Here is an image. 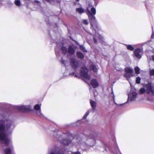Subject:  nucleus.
Instances as JSON below:
<instances>
[{"instance_id": "nucleus-30", "label": "nucleus", "mask_w": 154, "mask_h": 154, "mask_svg": "<svg viewBox=\"0 0 154 154\" xmlns=\"http://www.w3.org/2000/svg\"><path fill=\"white\" fill-rule=\"evenodd\" d=\"M150 74L151 75H154V69H150Z\"/></svg>"}, {"instance_id": "nucleus-2", "label": "nucleus", "mask_w": 154, "mask_h": 154, "mask_svg": "<svg viewBox=\"0 0 154 154\" xmlns=\"http://www.w3.org/2000/svg\"><path fill=\"white\" fill-rule=\"evenodd\" d=\"M96 13V9L92 6V4L90 3L87 8V14L88 17L89 19L91 22V25L94 30L96 32V30L94 28L97 29L98 26L96 23V20L94 15ZM101 35L97 32H95V36L94 37V42L97 43V39L101 38Z\"/></svg>"}, {"instance_id": "nucleus-3", "label": "nucleus", "mask_w": 154, "mask_h": 154, "mask_svg": "<svg viewBox=\"0 0 154 154\" xmlns=\"http://www.w3.org/2000/svg\"><path fill=\"white\" fill-rule=\"evenodd\" d=\"M144 88L146 89V93L151 95L154 96V84L149 83L146 85Z\"/></svg>"}, {"instance_id": "nucleus-25", "label": "nucleus", "mask_w": 154, "mask_h": 154, "mask_svg": "<svg viewBox=\"0 0 154 154\" xmlns=\"http://www.w3.org/2000/svg\"><path fill=\"white\" fill-rule=\"evenodd\" d=\"M65 154H81L79 152H72L71 151L68 152H65Z\"/></svg>"}, {"instance_id": "nucleus-4", "label": "nucleus", "mask_w": 154, "mask_h": 154, "mask_svg": "<svg viewBox=\"0 0 154 154\" xmlns=\"http://www.w3.org/2000/svg\"><path fill=\"white\" fill-rule=\"evenodd\" d=\"M88 70L86 67L84 66L82 67L80 72L81 75L85 79L90 80L91 79L90 75L88 74Z\"/></svg>"}, {"instance_id": "nucleus-5", "label": "nucleus", "mask_w": 154, "mask_h": 154, "mask_svg": "<svg viewBox=\"0 0 154 154\" xmlns=\"http://www.w3.org/2000/svg\"><path fill=\"white\" fill-rule=\"evenodd\" d=\"M137 93L135 91H131L128 95V101H132L135 100Z\"/></svg>"}, {"instance_id": "nucleus-20", "label": "nucleus", "mask_w": 154, "mask_h": 154, "mask_svg": "<svg viewBox=\"0 0 154 154\" xmlns=\"http://www.w3.org/2000/svg\"><path fill=\"white\" fill-rule=\"evenodd\" d=\"M76 11L79 14H82L84 12V10L82 8H77Z\"/></svg>"}, {"instance_id": "nucleus-29", "label": "nucleus", "mask_w": 154, "mask_h": 154, "mask_svg": "<svg viewBox=\"0 0 154 154\" xmlns=\"http://www.w3.org/2000/svg\"><path fill=\"white\" fill-rule=\"evenodd\" d=\"M82 23L86 25H87L88 24V22L86 20H84L82 21Z\"/></svg>"}, {"instance_id": "nucleus-37", "label": "nucleus", "mask_w": 154, "mask_h": 154, "mask_svg": "<svg viewBox=\"0 0 154 154\" xmlns=\"http://www.w3.org/2000/svg\"><path fill=\"white\" fill-rule=\"evenodd\" d=\"M64 60H62L61 61V63H62L63 64H64Z\"/></svg>"}, {"instance_id": "nucleus-31", "label": "nucleus", "mask_w": 154, "mask_h": 154, "mask_svg": "<svg viewBox=\"0 0 154 154\" xmlns=\"http://www.w3.org/2000/svg\"><path fill=\"white\" fill-rule=\"evenodd\" d=\"M140 78L139 77H138L137 78L136 80V82L137 83L139 84L140 82Z\"/></svg>"}, {"instance_id": "nucleus-11", "label": "nucleus", "mask_w": 154, "mask_h": 154, "mask_svg": "<svg viewBox=\"0 0 154 154\" xmlns=\"http://www.w3.org/2000/svg\"><path fill=\"white\" fill-rule=\"evenodd\" d=\"M91 84L94 88H96L98 85L97 82L95 79H92L91 81Z\"/></svg>"}, {"instance_id": "nucleus-14", "label": "nucleus", "mask_w": 154, "mask_h": 154, "mask_svg": "<svg viewBox=\"0 0 154 154\" xmlns=\"http://www.w3.org/2000/svg\"><path fill=\"white\" fill-rule=\"evenodd\" d=\"M125 71L126 72L129 73L133 74L134 70L131 67H127L125 69Z\"/></svg>"}, {"instance_id": "nucleus-27", "label": "nucleus", "mask_w": 154, "mask_h": 154, "mask_svg": "<svg viewBox=\"0 0 154 154\" xmlns=\"http://www.w3.org/2000/svg\"><path fill=\"white\" fill-rule=\"evenodd\" d=\"M15 3L18 6L20 5V2L19 0H16L15 1Z\"/></svg>"}, {"instance_id": "nucleus-22", "label": "nucleus", "mask_w": 154, "mask_h": 154, "mask_svg": "<svg viewBox=\"0 0 154 154\" xmlns=\"http://www.w3.org/2000/svg\"><path fill=\"white\" fill-rule=\"evenodd\" d=\"M61 50L63 53L64 54H66L68 52V50L65 47H62L61 48Z\"/></svg>"}, {"instance_id": "nucleus-6", "label": "nucleus", "mask_w": 154, "mask_h": 154, "mask_svg": "<svg viewBox=\"0 0 154 154\" xmlns=\"http://www.w3.org/2000/svg\"><path fill=\"white\" fill-rule=\"evenodd\" d=\"M41 105L36 104L34 106V109L36 111L37 115L40 117H44V116L41 112Z\"/></svg>"}, {"instance_id": "nucleus-33", "label": "nucleus", "mask_w": 154, "mask_h": 154, "mask_svg": "<svg viewBox=\"0 0 154 154\" xmlns=\"http://www.w3.org/2000/svg\"><path fill=\"white\" fill-rule=\"evenodd\" d=\"M80 48L84 52H86V50L85 49V48L82 46H80Z\"/></svg>"}, {"instance_id": "nucleus-13", "label": "nucleus", "mask_w": 154, "mask_h": 154, "mask_svg": "<svg viewBox=\"0 0 154 154\" xmlns=\"http://www.w3.org/2000/svg\"><path fill=\"white\" fill-rule=\"evenodd\" d=\"M75 52V51L72 46H69L68 49V53L71 55L74 54Z\"/></svg>"}, {"instance_id": "nucleus-18", "label": "nucleus", "mask_w": 154, "mask_h": 154, "mask_svg": "<svg viewBox=\"0 0 154 154\" xmlns=\"http://www.w3.org/2000/svg\"><path fill=\"white\" fill-rule=\"evenodd\" d=\"M133 75V74L127 72H126V73L124 74V77L127 79H128V78H129L131 77Z\"/></svg>"}, {"instance_id": "nucleus-40", "label": "nucleus", "mask_w": 154, "mask_h": 154, "mask_svg": "<svg viewBox=\"0 0 154 154\" xmlns=\"http://www.w3.org/2000/svg\"><path fill=\"white\" fill-rule=\"evenodd\" d=\"M153 35V33H152V36Z\"/></svg>"}, {"instance_id": "nucleus-9", "label": "nucleus", "mask_w": 154, "mask_h": 154, "mask_svg": "<svg viewBox=\"0 0 154 154\" xmlns=\"http://www.w3.org/2000/svg\"><path fill=\"white\" fill-rule=\"evenodd\" d=\"M134 54L136 57L138 59L141 58V56L140 54L141 50L140 48H137L135 50L134 52Z\"/></svg>"}, {"instance_id": "nucleus-16", "label": "nucleus", "mask_w": 154, "mask_h": 154, "mask_svg": "<svg viewBox=\"0 0 154 154\" xmlns=\"http://www.w3.org/2000/svg\"><path fill=\"white\" fill-rule=\"evenodd\" d=\"M77 56L78 58L81 59H83L84 57V56L83 54L80 52H77Z\"/></svg>"}, {"instance_id": "nucleus-39", "label": "nucleus", "mask_w": 154, "mask_h": 154, "mask_svg": "<svg viewBox=\"0 0 154 154\" xmlns=\"http://www.w3.org/2000/svg\"><path fill=\"white\" fill-rule=\"evenodd\" d=\"M47 0L48 1H50V0Z\"/></svg>"}, {"instance_id": "nucleus-32", "label": "nucleus", "mask_w": 154, "mask_h": 154, "mask_svg": "<svg viewBox=\"0 0 154 154\" xmlns=\"http://www.w3.org/2000/svg\"><path fill=\"white\" fill-rule=\"evenodd\" d=\"M76 140L79 144H80V142L82 141L81 139L80 138H78Z\"/></svg>"}, {"instance_id": "nucleus-8", "label": "nucleus", "mask_w": 154, "mask_h": 154, "mask_svg": "<svg viewBox=\"0 0 154 154\" xmlns=\"http://www.w3.org/2000/svg\"><path fill=\"white\" fill-rule=\"evenodd\" d=\"M31 108L29 106H20L17 107V109L19 111H22L29 110Z\"/></svg>"}, {"instance_id": "nucleus-23", "label": "nucleus", "mask_w": 154, "mask_h": 154, "mask_svg": "<svg viewBox=\"0 0 154 154\" xmlns=\"http://www.w3.org/2000/svg\"><path fill=\"white\" fill-rule=\"evenodd\" d=\"M145 92H146V89L144 88H140L139 91V93L140 94H143Z\"/></svg>"}, {"instance_id": "nucleus-35", "label": "nucleus", "mask_w": 154, "mask_h": 154, "mask_svg": "<svg viewBox=\"0 0 154 154\" xmlns=\"http://www.w3.org/2000/svg\"><path fill=\"white\" fill-rule=\"evenodd\" d=\"M112 93L113 95V100H114H114H115V95H114V94H113V91H112Z\"/></svg>"}, {"instance_id": "nucleus-28", "label": "nucleus", "mask_w": 154, "mask_h": 154, "mask_svg": "<svg viewBox=\"0 0 154 154\" xmlns=\"http://www.w3.org/2000/svg\"><path fill=\"white\" fill-rule=\"evenodd\" d=\"M114 152L115 153H116V154H121L118 148L116 149Z\"/></svg>"}, {"instance_id": "nucleus-24", "label": "nucleus", "mask_w": 154, "mask_h": 154, "mask_svg": "<svg viewBox=\"0 0 154 154\" xmlns=\"http://www.w3.org/2000/svg\"><path fill=\"white\" fill-rule=\"evenodd\" d=\"M140 69L138 67H136L135 68V73L137 74H139L140 73Z\"/></svg>"}, {"instance_id": "nucleus-10", "label": "nucleus", "mask_w": 154, "mask_h": 154, "mask_svg": "<svg viewBox=\"0 0 154 154\" xmlns=\"http://www.w3.org/2000/svg\"><path fill=\"white\" fill-rule=\"evenodd\" d=\"M90 103L92 109L93 110H95L97 106L96 102L92 100H90Z\"/></svg>"}, {"instance_id": "nucleus-36", "label": "nucleus", "mask_w": 154, "mask_h": 154, "mask_svg": "<svg viewBox=\"0 0 154 154\" xmlns=\"http://www.w3.org/2000/svg\"><path fill=\"white\" fill-rule=\"evenodd\" d=\"M152 59L154 61V55L152 56Z\"/></svg>"}, {"instance_id": "nucleus-26", "label": "nucleus", "mask_w": 154, "mask_h": 154, "mask_svg": "<svg viewBox=\"0 0 154 154\" xmlns=\"http://www.w3.org/2000/svg\"><path fill=\"white\" fill-rule=\"evenodd\" d=\"M90 113V111L88 110V111L85 115L83 117V119H86V118L87 117V116L89 115V113Z\"/></svg>"}, {"instance_id": "nucleus-34", "label": "nucleus", "mask_w": 154, "mask_h": 154, "mask_svg": "<svg viewBox=\"0 0 154 154\" xmlns=\"http://www.w3.org/2000/svg\"><path fill=\"white\" fill-rule=\"evenodd\" d=\"M72 75L76 77H78V76L77 75V74L75 72H73L72 73Z\"/></svg>"}, {"instance_id": "nucleus-17", "label": "nucleus", "mask_w": 154, "mask_h": 154, "mask_svg": "<svg viewBox=\"0 0 154 154\" xmlns=\"http://www.w3.org/2000/svg\"><path fill=\"white\" fill-rule=\"evenodd\" d=\"M88 137L91 140L93 144L95 142V137L94 134H90L88 136Z\"/></svg>"}, {"instance_id": "nucleus-15", "label": "nucleus", "mask_w": 154, "mask_h": 154, "mask_svg": "<svg viewBox=\"0 0 154 154\" xmlns=\"http://www.w3.org/2000/svg\"><path fill=\"white\" fill-rule=\"evenodd\" d=\"M90 69L91 70H93L94 72H97V69L96 66L94 64H92L90 66Z\"/></svg>"}, {"instance_id": "nucleus-38", "label": "nucleus", "mask_w": 154, "mask_h": 154, "mask_svg": "<svg viewBox=\"0 0 154 154\" xmlns=\"http://www.w3.org/2000/svg\"><path fill=\"white\" fill-rule=\"evenodd\" d=\"M77 1L79 2V0H76Z\"/></svg>"}, {"instance_id": "nucleus-12", "label": "nucleus", "mask_w": 154, "mask_h": 154, "mask_svg": "<svg viewBox=\"0 0 154 154\" xmlns=\"http://www.w3.org/2000/svg\"><path fill=\"white\" fill-rule=\"evenodd\" d=\"M71 137H69L67 139H65L63 140L62 143L64 145H68L71 142V140H70Z\"/></svg>"}, {"instance_id": "nucleus-1", "label": "nucleus", "mask_w": 154, "mask_h": 154, "mask_svg": "<svg viewBox=\"0 0 154 154\" xmlns=\"http://www.w3.org/2000/svg\"><path fill=\"white\" fill-rule=\"evenodd\" d=\"M4 117L0 114V142L6 146L10 145V147L5 148V154H11L13 150L11 141L7 137V134L11 132L14 128L13 122L10 120L4 119Z\"/></svg>"}, {"instance_id": "nucleus-7", "label": "nucleus", "mask_w": 154, "mask_h": 154, "mask_svg": "<svg viewBox=\"0 0 154 154\" xmlns=\"http://www.w3.org/2000/svg\"><path fill=\"white\" fill-rule=\"evenodd\" d=\"M70 65L73 69L77 68L79 66V63L75 59L71 58L70 60Z\"/></svg>"}, {"instance_id": "nucleus-21", "label": "nucleus", "mask_w": 154, "mask_h": 154, "mask_svg": "<svg viewBox=\"0 0 154 154\" xmlns=\"http://www.w3.org/2000/svg\"><path fill=\"white\" fill-rule=\"evenodd\" d=\"M125 45L127 46V48L129 50L132 51L134 49V48L131 45Z\"/></svg>"}, {"instance_id": "nucleus-19", "label": "nucleus", "mask_w": 154, "mask_h": 154, "mask_svg": "<svg viewBox=\"0 0 154 154\" xmlns=\"http://www.w3.org/2000/svg\"><path fill=\"white\" fill-rule=\"evenodd\" d=\"M48 154H62L60 152L57 151L55 150H51Z\"/></svg>"}]
</instances>
